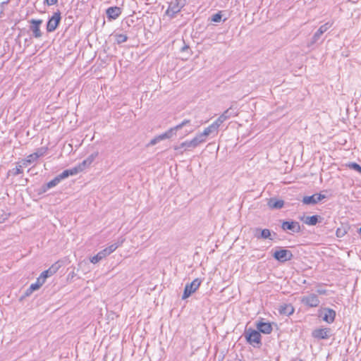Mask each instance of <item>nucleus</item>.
<instances>
[{"label":"nucleus","mask_w":361,"mask_h":361,"mask_svg":"<svg viewBox=\"0 0 361 361\" xmlns=\"http://www.w3.org/2000/svg\"><path fill=\"white\" fill-rule=\"evenodd\" d=\"M8 216V215L7 214H4L2 218L0 217V224L3 223L6 219H7Z\"/></svg>","instance_id":"nucleus-42"},{"label":"nucleus","mask_w":361,"mask_h":361,"mask_svg":"<svg viewBox=\"0 0 361 361\" xmlns=\"http://www.w3.org/2000/svg\"><path fill=\"white\" fill-rule=\"evenodd\" d=\"M98 154V152H95L89 155L85 160H83L78 165L75 166V170H77V173H79L85 170L86 169L89 168L93 163V161L95 160V159L97 157Z\"/></svg>","instance_id":"nucleus-5"},{"label":"nucleus","mask_w":361,"mask_h":361,"mask_svg":"<svg viewBox=\"0 0 361 361\" xmlns=\"http://www.w3.org/2000/svg\"><path fill=\"white\" fill-rule=\"evenodd\" d=\"M337 235L339 236L341 235V233H338V230L336 231Z\"/></svg>","instance_id":"nucleus-45"},{"label":"nucleus","mask_w":361,"mask_h":361,"mask_svg":"<svg viewBox=\"0 0 361 361\" xmlns=\"http://www.w3.org/2000/svg\"><path fill=\"white\" fill-rule=\"evenodd\" d=\"M255 237L257 238H271V232L269 229H260V228H256L255 230Z\"/></svg>","instance_id":"nucleus-17"},{"label":"nucleus","mask_w":361,"mask_h":361,"mask_svg":"<svg viewBox=\"0 0 361 361\" xmlns=\"http://www.w3.org/2000/svg\"><path fill=\"white\" fill-rule=\"evenodd\" d=\"M219 127L217 126V124H216L214 122L212 123L210 126H209L207 128H204L202 133L206 136H209L210 135H216L218 133Z\"/></svg>","instance_id":"nucleus-20"},{"label":"nucleus","mask_w":361,"mask_h":361,"mask_svg":"<svg viewBox=\"0 0 361 361\" xmlns=\"http://www.w3.org/2000/svg\"><path fill=\"white\" fill-rule=\"evenodd\" d=\"M282 228L283 230H290L293 232H299L300 226L299 223L295 221H284L282 224Z\"/></svg>","instance_id":"nucleus-14"},{"label":"nucleus","mask_w":361,"mask_h":361,"mask_svg":"<svg viewBox=\"0 0 361 361\" xmlns=\"http://www.w3.org/2000/svg\"><path fill=\"white\" fill-rule=\"evenodd\" d=\"M31 23L30 29L32 32L33 36L36 38H39L42 36V32L40 30V25L42 23V20H35L32 19L30 20Z\"/></svg>","instance_id":"nucleus-11"},{"label":"nucleus","mask_w":361,"mask_h":361,"mask_svg":"<svg viewBox=\"0 0 361 361\" xmlns=\"http://www.w3.org/2000/svg\"><path fill=\"white\" fill-rule=\"evenodd\" d=\"M33 292H34V290H33L32 289H31V288H30V287H29V288L26 290V291H25V296H30V295Z\"/></svg>","instance_id":"nucleus-41"},{"label":"nucleus","mask_w":361,"mask_h":361,"mask_svg":"<svg viewBox=\"0 0 361 361\" xmlns=\"http://www.w3.org/2000/svg\"><path fill=\"white\" fill-rule=\"evenodd\" d=\"M346 166L349 169L356 171L358 173H361V166L359 164H357L356 163L351 162V163H348Z\"/></svg>","instance_id":"nucleus-31"},{"label":"nucleus","mask_w":361,"mask_h":361,"mask_svg":"<svg viewBox=\"0 0 361 361\" xmlns=\"http://www.w3.org/2000/svg\"><path fill=\"white\" fill-rule=\"evenodd\" d=\"M23 167H25V166L24 165H23V161H21L20 164L18 165L12 171H10L9 173L14 176L20 174L23 172Z\"/></svg>","instance_id":"nucleus-27"},{"label":"nucleus","mask_w":361,"mask_h":361,"mask_svg":"<svg viewBox=\"0 0 361 361\" xmlns=\"http://www.w3.org/2000/svg\"><path fill=\"white\" fill-rule=\"evenodd\" d=\"M60 182H61L60 179L59 178L58 176H56L47 184V187L48 188H51L56 186V185H58Z\"/></svg>","instance_id":"nucleus-33"},{"label":"nucleus","mask_w":361,"mask_h":361,"mask_svg":"<svg viewBox=\"0 0 361 361\" xmlns=\"http://www.w3.org/2000/svg\"><path fill=\"white\" fill-rule=\"evenodd\" d=\"M319 293H323V291L322 290H319Z\"/></svg>","instance_id":"nucleus-46"},{"label":"nucleus","mask_w":361,"mask_h":361,"mask_svg":"<svg viewBox=\"0 0 361 361\" xmlns=\"http://www.w3.org/2000/svg\"><path fill=\"white\" fill-rule=\"evenodd\" d=\"M223 114L224 115V116L226 117V119H228L230 118L231 117H233V116H235L238 115V114L236 112H234L233 110H232V108H229L227 110H226Z\"/></svg>","instance_id":"nucleus-30"},{"label":"nucleus","mask_w":361,"mask_h":361,"mask_svg":"<svg viewBox=\"0 0 361 361\" xmlns=\"http://www.w3.org/2000/svg\"><path fill=\"white\" fill-rule=\"evenodd\" d=\"M202 281L199 279H194L190 283L186 284L182 299L185 300L194 293L200 286Z\"/></svg>","instance_id":"nucleus-3"},{"label":"nucleus","mask_w":361,"mask_h":361,"mask_svg":"<svg viewBox=\"0 0 361 361\" xmlns=\"http://www.w3.org/2000/svg\"><path fill=\"white\" fill-rule=\"evenodd\" d=\"M279 311L281 314L290 315L293 313L294 308L291 305H283L281 306Z\"/></svg>","instance_id":"nucleus-24"},{"label":"nucleus","mask_w":361,"mask_h":361,"mask_svg":"<svg viewBox=\"0 0 361 361\" xmlns=\"http://www.w3.org/2000/svg\"><path fill=\"white\" fill-rule=\"evenodd\" d=\"M330 329L328 328H319L312 331V336L317 339H326L329 337Z\"/></svg>","instance_id":"nucleus-12"},{"label":"nucleus","mask_w":361,"mask_h":361,"mask_svg":"<svg viewBox=\"0 0 361 361\" xmlns=\"http://www.w3.org/2000/svg\"><path fill=\"white\" fill-rule=\"evenodd\" d=\"M360 234H361V228H360Z\"/></svg>","instance_id":"nucleus-48"},{"label":"nucleus","mask_w":361,"mask_h":361,"mask_svg":"<svg viewBox=\"0 0 361 361\" xmlns=\"http://www.w3.org/2000/svg\"><path fill=\"white\" fill-rule=\"evenodd\" d=\"M47 149L46 148L42 147L39 149L36 152H35L36 154H37V158L44 156L46 154Z\"/></svg>","instance_id":"nucleus-36"},{"label":"nucleus","mask_w":361,"mask_h":361,"mask_svg":"<svg viewBox=\"0 0 361 361\" xmlns=\"http://www.w3.org/2000/svg\"><path fill=\"white\" fill-rule=\"evenodd\" d=\"M227 119L224 116V115L222 114L219 116V117L214 121L216 124H217V126L219 128L220 126Z\"/></svg>","instance_id":"nucleus-34"},{"label":"nucleus","mask_w":361,"mask_h":361,"mask_svg":"<svg viewBox=\"0 0 361 361\" xmlns=\"http://www.w3.org/2000/svg\"><path fill=\"white\" fill-rule=\"evenodd\" d=\"M192 132V130H191L188 131V132L186 133V135H188V134L191 133Z\"/></svg>","instance_id":"nucleus-43"},{"label":"nucleus","mask_w":361,"mask_h":361,"mask_svg":"<svg viewBox=\"0 0 361 361\" xmlns=\"http://www.w3.org/2000/svg\"><path fill=\"white\" fill-rule=\"evenodd\" d=\"M31 289H32L34 291L37 290L40 288V286L35 282L34 283H32L30 286Z\"/></svg>","instance_id":"nucleus-38"},{"label":"nucleus","mask_w":361,"mask_h":361,"mask_svg":"<svg viewBox=\"0 0 361 361\" xmlns=\"http://www.w3.org/2000/svg\"><path fill=\"white\" fill-rule=\"evenodd\" d=\"M337 235L339 236L341 235V233H338V230L336 231Z\"/></svg>","instance_id":"nucleus-44"},{"label":"nucleus","mask_w":361,"mask_h":361,"mask_svg":"<svg viewBox=\"0 0 361 361\" xmlns=\"http://www.w3.org/2000/svg\"><path fill=\"white\" fill-rule=\"evenodd\" d=\"M77 174H78L77 170H75V167H73V168H71L70 169H67V170L63 171L61 173H60L57 176L59 177L60 180H61L63 179H65V178H68L70 176H75V175H77Z\"/></svg>","instance_id":"nucleus-23"},{"label":"nucleus","mask_w":361,"mask_h":361,"mask_svg":"<svg viewBox=\"0 0 361 361\" xmlns=\"http://www.w3.org/2000/svg\"><path fill=\"white\" fill-rule=\"evenodd\" d=\"M185 0H172L169 3L166 14L171 18H173L185 6Z\"/></svg>","instance_id":"nucleus-2"},{"label":"nucleus","mask_w":361,"mask_h":361,"mask_svg":"<svg viewBox=\"0 0 361 361\" xmlns=\"http://www.w3.org/2000/svg\"><path fill=\"white\" fill-rule=\"evenodd\" d=\"M221 13H217L212 16V21L214 23H219L221 20Z\"/></svg>","instance_id":"nucleus-35"},{"label":"nucleus","mask_w":361,"mask_h":361,"mask_svg":"<svg viewBox=\"0 0 361 361\" xmlns=\"http://www.w3.org/2000/svg\"><path fill=\"white\" fill-rule=\"evenodd\" d=\"M106 14L109 18L116 19L120 16L121 10L118 7H111L107 9Z\"/></svg>","instance_id":"nucleus-21"},{"label":"nucleus","mask_w":361,"mask_h":361,"mask_svg":"<svg viewBox=\"0 0 361 361\" xmlns=\"http://www.w3.org/2000/svg\"><path fill=\"white\" fill-rule=\"evenodd\" d=\"M125 239L121 238L118 240L116 243L110 245L109 246L105 247L102 250L99 251L96 255L90 258V261L92 264H97L107 256L110 255L113 253L118 247H120L124 242Z\"/></svg>","instance_id":"nucleus-1"},{"label":"nucleus","mask_w":361,"mask_h":361,"mask_svg":"<svg viewBox=\"0 0 361 361\" xmlns=\"http://www.w3.org/2000/svg\"><path fill=\"white\" fill-rule=\"evenodd\" d=\"M49 276H51L49 274L47 270L44 271L39 276V277L42 279L44 281H46V279Z\"/></svg>","instance_id":"nucleus-37"},{"label":"nucleus","mask_w":361,"mask_h":361,"mask_svg":"<svg viewBox=\"0 0 361 361\" xmlns=\"http://www.w3.org/2000/svg\"><path fill=\"white\" fill-rule=\"evenodd\" d=\"M257 328L260 332L266 334H270L272 331V326L268 322H259L257 324Z\"/></svg>","instance_id":"nucleus-18"},{"label":"nucleus","mask_w":361,"mask_h":361,"mask_svg":"<svg viewBox=\"0 0 361 361\" xmlns=\"http://www.w3.org/2000/svg\"><path fill=\"white\" fill-rule=\"evenodd\" d=\"M61 20V14L59 12L54 13L51 18H49L47 29L48 32L54 31L58 27L59 22Z\"/></svg>","instance_id":"nucleus-9"},{"label":"nucleus","mask_w":361,"mask_h":361,"mask_svg":"<svg viewBox=\"0 0 361 361\" xmlns=\"http://www.w3.org/2000/svg\"><path fill=\"white\" fill-rule=\"evenodd\" d=\"M318 222L317 216H312L306 217L305 223L307 225L314 226Z\"/></svg>","instance_id":"nucleus-26"},{"label":"nucleus","mask_w":361,"mask_h":361,"mask_svg":"<svg viewBox=\"0 0 361 361\" xmlns=\"http://www.w3.org/2000/svg\"><path fill=\"white\" fill-rule=\"evenodd\" d=\"M161 140H164V139L161 135H159L150 140V142L148 144V146H154Z\"/></svg>","instance_id":"nucleus-32"},{"label":"nucleus","mask_w":361,"mask_h":361,"mask_svg":"<svg viewBox=\"0 0 361 361\" xmlns=\"http://www.w3.org/2000/svg\"><path fill=\"white\" fill-rule=\"evenodd\" d=\"M332 26V23L328 22L321 25L318 30L314 33L313 39L317 41L319 39L322 34L326 32Z\"/></svg>","instance_id":"nucleus-16"},{"label":"nucleus","mask_w":361,"mask_h":361,"mask_svg":"<svg viewBox=\"0 0 361 361\" xmlns=\"http://www.w3.org/2000/svg\"><path fill=\"white\" fill-rule=\"evenodd\" d=\"M207 137L202 133H199L195 135V137L192 139V142L193 143L194 147H197L202 143H204L206 141Z\"/></svg>","instance_id":"nucleus-22"},{"label":"nucleus","mask_w":361,"mask_h":361,"mask_svg":"<svg viewBox=\"0 0 361 361\" xmlns=\"http://www.w3.org/2000/svg\"><path fill=\"white\" fill-rule=\"evenodd\" d=\"M194 145L191 140H186L185 142H183L179 145H175L173 146V149L176 151L180 152V153H183V151L189 149H193Z\"/></svg>","instance_id":"nucleus-15"},{"label":"nucleus","mask_w":361,"mask_h":361,"mask_svg":"<svg viewBox=\"0 0 361 361\" xmlns=\"http://www.w3.org/2000/svg\"><path fill=\"white\" fill-rule=\"evenodd\" d=\"M128 37L126 35L123 34H116L115 35V40L118 44H121L125 42L127 40Z\"/></svg>","instance_id":"nucleus-29"},{"label":"nucleus","mask_w":361,"mask_h":361,"mask_svg":"<svg viewBox=\"0 0 361 361\" xmlns=\"http://www.w3.org/2000/svg\"><path fill=\"white\" fill-rule=\"evenodd\" d=\"M301 302L309 307H317L319 304V300L315 294L302 297Z\"/></svg>","instance_id":"nucleus-10"},{"label":"nucleus","mask_w":361,"mask_h":361,"mask_svg":"<svg viewBox=\"0 0 361 361\" xmlns=\"http://www.w3.org/2000/svg\"><path fill=\"white\" fill-rule=\"evenodd\" d=\"M274 257L281 262H284L290 260L293 257L292 252L286 249H280L274 252L273 255Z\"/></svg>","instance_id":"nucleus-7"},{"label":"nucleus","mask_w":361,"mask_h":361,"mask_svg":"<svg viewBox=\"0 0 361 361\" xmlns=\"http://www.w3.org/2000/svg\"><path fill=\"white\" fill-rule=\"evenodd\" d=\"M187 47H183V50H185Z\"/></svg>","instance_id":"nucleus-47"},{"label":"nucleus","mask_w":361,"mask_h":361,"mask_svg":"<svg viewBox=\"0 0 361 361\" xmlns=\"http://www.w3.org/2000/svg\"><path fill=\"white\" fill-rule=\"evenodd\" d=\"M189 123L190 121L185 119L180 123L178 124L177 126L173 128H171L167 131L161 135L164 140L171 138L172 137L176 135L178 130H180L181 128H183L184 126H187Z\"/></svg>","instance_id":"nucleus-6"},{"label":"nucleus","mask_w":361,"mask_h":361,"mask_svg":"<svg viewBox=\"0 0 361 361\" xmlns=\"http://www.w3.org/2000/svg\"><path fill=\"white\" fill-rule=\"evenodd\" d=\"M36 283L41 287L45 283V281L39 276L37 279Z\"/></svg>","instance_id":"nucleus-40"},{"label":"nucleus","mask_w":361,"mask_h":361,"mask_svg":"<svg viewBox=\"0 0 361 361\" xmlns=\"http://www.w3.org/2000/svg\"><path fill=\"white\" fill-rule=\"evenodd\" d=\"M268 206L271 209H281L284 205V202L282 200H277L275 198H271L267 203Z\"/></svg>","instance_id":"nucleus-19"},{"label":"nucleus","mask_w":361,"mask_h":361,"mask_svg":"<svg viewBox=\"0 0 361 361\" xmlns=\"http://www.w3.org/2000/svg\"><path fill=\"white\" fill-rule=\"evenodd\" d=\"M319 314L322 317L324 322L331 324L335 319L336 312L330 308H324L319 311Z\"/></svg>","instance_id":"nucleus-8"},{"label":"nucleus","mask_w":361,"mask_h":361,"mask_svg":"<svg viewBox=\"0 0 361 361\" xmlns=\"http://www.w3.org/2000/svg\"><path fill=\"white\" fill-rule=\"evenodd\" d=\"M245 338L247 342L254 347L259 346L261 343L260 333L256 330L248 329L245 332Z\"/></svg>","instance_id":"nucleus-4"},{"label":"nucleus","mask_w":361,"mask_h":361,"mask_svg":"<svg viewBox=\"0 0 361 361\" xmlns=\"http://www.w3.org/2000/svg\"><path fill=\"white\" fill-rule=\"evenodd\" d=\"M46 4L48 5V6H52V5H55L58 0H46Z\"/></svg>","instance_id":"nucleus-39"},{"label":"nucleus","mask_w":361,"mask_h":361,"mask_svg":"<svg viewBox=\"0 0 361 361\" xmlns=\"http://www.w3.org/2000/svg\"><path fill=\"white\" fill-rule=\"evenodd\" d=\"M59 268H60V264H59V263L56 262V263L52 264L48 269H47V271H48V273L50 276H52L55 273H56V271L59 270Z\"/></svg>","instance_id":"nucleus-28"},{"label":"nucleus","mask_w":361,"mask_h":361,"mask_svg":"<svg viewBox=\"0 0 361 361\" xmlns=\"http://www.w3.org/2000/svg\"><path fill=\"white\" fill-rule=\"evenodd\" d=\"M324 197H325V196L323 195L315 194L312 196L304 197V198L302 200V202L305 204H316L318 202L323 200Z\"/></svg>","instance_id":"nucleus-13"},{"label":"nucleus","mask_w":361,"mask_h":361,"mask_svg":"<svg viewBox=\"0 0 361 361\" xmlns=\"http://www.w3.org/2000/svg\"><path fill=\"white\" fill-rule=\"evenodd\" d=\"M37 159V154H36L35 153L31 154L29 156H27V157L25 159L22 161L23 165L27 167L28 164L36 161Z\"/></svg>","instance_id":"nucleus-25"}]
</instances>
